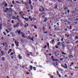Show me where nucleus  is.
<instances>
[{
	"mask_svg": "<svg viewBox=\"0 0 78 78\" xmlns=\"http://www.w3.org/2000/svg\"><path fill=\"white\" fill-rule=\"evenodd\" d=\"M12 23H14V20H12Z\"/></svg>",
	"mask_w": 78,
	"mask_h": 78,
	"instance_id": "obj_40",
	"label": "nucleus"
},
{
	"mask_svg": "<svg viewBox=\"0 0 78 78\" xmlns=\"http://www.w3.org/2000/svg\"><path fill=\"white\" fill-rule=\"evenodd\" d=\"M31 40L33 41H34V40L33 39V37H32L30 39Z\"/></svg>",
	"mask_w": 78,
	"mask_h": 78,
	"instance_id": "obj_21",
	"label": "nucleus"
},
{
	"mask_svg": "<svg viewBox=\"0 0 78 78\" xmlns=\"http://www.w3.org/2000/svg\"><path fill=\"white\" fill-rule=\"evenodd\" d=\"M60 44H61V42H58L57 44V45H60Z\"/></svg>",
	"mask_w": 78,
	"mask_h": 78,
	"instance_id": "obj_19",
	"label": "nucleus"
},
{
	"mask_svg": "<svg viewBox=\"0 0 78 78\" xmlns=\"http://www.w3.org/2000/svg\"><path fill=\"white\" fill-rule=\"evenodd\" d=\"M10 54L11 55H13V53L12 52Z\"/></svg>",
	"mask_w": 78,
	"mask_h": 78,
	"instance_id": "obj_47",
	"label": "nucleus"
},
{
	"mask_svg": "<svg viewBox=\"0 0 78 78\" xmlns=\"http://www.w3.org/2000/svg\"><path fill=\"white\" fill-rule=\"evenodd\" d=\"M31 1H30V2H29V4L30 5H31Z\"/></svg>",
	"mask_w": 78,
	"mask_h": 78,
	"instance_id": "obj_41",
	"label": "nucleus"
},
{
	"mask_svg": "<svg viewBox=\"0 0 78 78\" xmlns=\"http://www.w3.org/2000/svg\"><path fill=\"white\" fill-rule=\"evenodd\" d=\"M69 57L70 58H73V56L72 55H70L69 56Z\"/></svg>",
	"mask_w": 78,
	"mask_h": 78,
	"instance_id": "obj_9",
	"label": "nucleus"
},
{
	"mask_svg": "<svg viewBox=\"0 0 78 78\" xmlns=\"http://www.w3.org/2000/svg\"><path fill=\"white\" fill-rule=\"evenodd\" d=\"M20 31H21L20 30L19 31H18V33L19 34V35H20V34L21 33H20Z\"/></svg>",
	"mask_w": 78,
	"mask_h": 78,
	"instance_id": "obj_17",
	"label": "nucleus"
},
{
	"mask_svg": "<svg viewBox=\"0 0 78 78\" xmlns=\"http://www.w3.org/2000/svg\"><path fill=\"white\" fill-rule=\"evenodd\" d=\"M57 6H56L55 7V8H56H56H57Z\"/></svg>",
	"mask_w": 78,
	"mask_h": 78,
	"instance_id": "obj_50",
	"label": "nucleus"
},
{
	"mask_svg": "<svg viewBox=\"0 0 78 78\" xmlns=\"http://www.w3.org/2000/svg\"><path fill=\"white\" fill-rule=\"evenodd\" d=\"M52 49H53V50H54L55 48V47L53 46L52 47Z\"/></svg>",
	"mask_w": 78,
	"mask_h": 78,
	"instance_id": "obj_30",
	"label": "nucleus"
},
{
	"mask_svg": "<svg viewBox=\"0 0 78 78\" xmlns=\"http://www.w3.org/2000/svg\"><path fill=\"white\" fill-rule=\"evenodd\" d=\"M27 75H28V74H29V73L28 72L27 73Z\"/></svg>",
	"mask_w": 78,
	"mask_h": 78,
	"instance_id": "obj_60",
	"label": "nucleus"
},
{
	"mask_svg": "<svg viewBox=\"0 0 78 78\" xmlns=\"http://www.w3.org/2000/svg\"><path fill=\"white\" fill-rule=\"evenodd\" d=\"M15 44H16V46L18 47V46H19V42L16 41H15Z\"/></svg>",
	"mask_w": 78,
	"mask_h": 78,
	"instance_id": "obj_3",
	"label": "nucleus"
},
{
	"mask_svg": "<svg viewBox=\"0 0 78 78\" xmlns=\"http://www.w3.org/2000/svg\"><path fill=\"white\" fill-rule=\"evenodd\" d=\"M30 8L31 9H33V5H31L30 6Z\"/></svg>",
	"mask_w": 78,
	"mask_h": 78,
	"instance_id": "obj_14",
	"label": "nucleus"
},
{
	"mask_svg": "<svg viewBox=\"0 0 78 78\" xmlns=\"http://www.w3.org/2000/svg\"><path fill=\"white\" fill-rule=\"evenodd\" d=\"M3 33L4 34V35H5V36H6V34H5V33L4 32H3Z\"/></svg>",
	"mask_w": 78,
	"mask_h": 78,
	"instance_id": "obj_38",
	"label": "nucleus"
},
{
	"mask_svg": "<svg viewBox=\"0 0 78 78\" xmlns=\"http://www.w3.org/2000/svg\"><path fill=\"white\" fill-rule=\"evenodd\" d=\"M71 75H72V76H73V73H71Z\"/></svg>",
	"mask_w": 78,
	"mask_h": 78,
	"instance_id": "obj_56",
	"label": "nucleus"
},
{
	"mask_svg": "<svg viewBox=\"0 0 78 78\" xmlns=\"http://www.w3.org/2000/svg\"><path fill=\"white\" fill-rule=\"evenodd\" d=\"M41 8H42V9L41 10L42 11H44V8L43 7H42V6H41Z\"/></svg>",
	"mask_w": 78,
	"mask_h": 78,
	"instance_id": "obj_26",
	"label": "nucleus"
},
{
	"mask_svg": "<svg viewBox=\"0 0 78 78\" xmlns=\"http://www.w3.org/2000/svg\"><path fill=\"white\" fill-rule=\"evenodd\" d=\"M18 56L20 59H22V57H21V56H20V54L18 55Z\"/></svg>",
	"mask_w": 78,
	"mask_h": 78,
	"instance_id": "obj_4",
	"label": "nucleus"
},
{
	"mask_svg": "<svg viewBox=\"0 0 78 78\" xmlns=\"http://www.w3.org/2000/svg\"><path fill=\"white\" fill-rule=\"evenodd\" d=\"M29 67H30V69L31 70H32V69H33V66L30 65V66H29Z\"/></svg>",
	"mask_w": 78,
	"mask_h": 78,
	"instance_id": "obj_6",
	"label": "nucleus"
},
{
	"mask_svg": "<svg viewBox=\"0 0 78 78\" xmlns=\"http://www.w3.org/2000/svg\"><path fill=\"white\" fill-rule=\"evenodd\" d=\"M24 4H25V5H27V2H25L24 3Z\"/></svg>",
	"mask_w": 78,
	"mask_h": 78,
	"instance_id": "obj_51",
	"label": "nucleus"
},
{
	"mask_svg": "<svg viewBox=\"0 0 78 78\" xmlns=\"http://www.w3.org/2000/svg\"><path fill=\"white\" fill-rule=\"evenodd\" d=\"M53 78V76H50V78Z\"/></svg>",
	"mask_w": 78,
	"mask_h": 78,
	"instance_id": "obj_34",
	"label": "nucleus"
},
{
	"mask_svg": "<svg viewBox=\"0 0 78 78\" xmlns=\"http://www.w3.org/2000/svg\"><path fill=\"white\" fill-rule=\"evenodd\" d=\"M47 18H45L44 19V22H46V21H47Z\"/></svg>",
	"mask_w": 78,
	"mask_h": 78,
	"instance_id": "obj_13",
	"label": "nucleus"
},
{
	"mask_svg": "<svg viewBox=\"0 0 78 78\" xmlns=\"http://www.w3.org/2000/svg\"><path fill=\"white\" fill-rule=\"evenodd\" d=\"M9 51H12V49H10L9 50Z\"/></svg>",
	"mask_w": 78,
	"mask_h": 78,
	"instance_id": "obj_48",
	"label": "nucleus"
},
{
	"mask_svg": "<svg viewBox=\"0 0 78 78\" xmlns=\"http://www.w3.org/2000/svg\"><path fill=\"white\" fill-rule=\"evenodd\" d=\"M24 20H25L26 22H28V18H25Z\"/></svg>",
	"mask_w": 78,
	"mask_h": 78,
	"instance_id": "obj_7",
	"label": "nucleus"
},
{
	"mask_svg": "<svg viewBox=\"0 0 78 78\" xmlns=\"http://www.w3.org/2000/svg\"><path fill=\"white\" fill-rule=\"evenodd\" d=\"M5 31H6V32H7V33H9V31L8 30H5Z\"/></svg>",
	"mask_w": 78,
	"mask_h": 78,
	"instance_id": "obj_22",
	"label": "nucleus"
},
{
	"mask_svg": "<svg viewBox=\"0 0 78 78\" xmlns=\"http://www.w3.org/2000/svg\"><path fill=\"white\" fill-rule=\"evenodd\" d=\"M34 28L35 29H36V30L37 29V27L36 25H34Z\"/></svg>",
	"mask_w": 78,
	"mask_h": 78,
	"instance_id": "obj_15",
	"label": "nucleus"
},
{
	"mask_svg": "<svg viewBox=\"0 0 78 78\" xmlns=\"http://www.w3.org/2000/svg\"><path fill=\"white\" fill-rule=\"evenodd\" d=\"M60 70L62 72V71H63V69H60Z\"/></svg>",
	"mask_w": 78,
	"mask_h": 78,
	"instance_id": "obj_37",
	"label": "nucleus"
},
{
	"mask_svg": "<svg viewBox=\"0 0 78 78\" xmlns=\"http://www.w3.org/2000/svg\"><path fill=\"white\" fill-rule=\"evenodd\" d=\"M29 19H31V16H29Z\"/></svg>",
	"mask_w": 78,
	"mask_h": 78,
	"instance_id": "obj_64",
	"label": "nucleus"
},
{
	"mask_svg": "<svg viewBox=\"0 0 78 78\" xmlns=\"http://www.w3.org/2000/svg\"><path fill=\"white\" fill-rule=\"evenodd\" d=\"M8 10H9V9H8V8H6V10H5L4 11V12H7Z\"/></svg>",
	"mask_w": 78,
	"mask_h": 78,
	"instance_id": "obj_5",
	"label": "nucleus"
},
{
	"mask_svg": "<svg viewBox=\"0 0 78 78\" xmlns=\"http://www.w3.org/2000/svg\"><path fill=\"white\" fill-rule=\"evenodd\" d=\"M60 61H62L63 60V59L61 58L60 59Z\"/></svg>",
	"mask_w": 78,
	"mask_h": 78,
	"instance_id": "obj_45",
	"label": "nucleus"
},
{
	"mask_svg": "<svg viewBox=\"0 0 78 78\" xmlns=\"http://www.w3.org/2000/svg\"><path fill=\"white\" fill-rule=\"evenodd\" d=\"M28 37H29V39H31V38L30 37V36H28Z\"/></svg>",
	"mask_w": 78,
	"mask_h": 78,
	"instance_id": "obj_44",
	"label": "nucleus"
},
{
	"mask_svg": "<svg viewBox=\"0 0 78 78\" xmlns=\"http://www.w3.org/2000/svg\"><path fill=\"white\" fill-rule=\"evenodd\" d=\"M65 66H64V67H65V69L67 68V64L65 63Z\"/></svg>",
	"mask_w": 78,
	"mask_h": 78,
	"instance_id": "obj_8",
	"label": "nucleus"
},
{
	"mask_svg": "<svg viewBox=\"0 0 78 78\" xmlns=\"http://www.w3.org/2000/svg\"><path fill=\"white\" fill-rule=\"evenodd\" d=\"M22 37H24V38H25V35L23 34H22Z\"/></svg>",
	"mask_w": 78,
	"mask_h": 78,
	"instance_id": "obj_20",
	"label": "nucleus"
},
{
	"mask_svg": "<svg viewBox=\"0 0 78 78\" xmlns=\"http://www.w3.org/2000/svg\"><path fill=\"white\" fill-rule=\"evenodd\" d=\"M18 17H19V16L18 15H17L16 17H14V20H19V18H18Z\"/></svg>",
	"mask_w": 78,
	"mask_h": 78,
	"instance_id": "obj_2",
	"label": "nucleus"
},
{
	"mask_svg": "<svg viewBox=\"0 0 78 78\" xmlns=\"http://www.w3.org/2000/svg\"><path fill=\"white\" fill-rule=\"evenodd\" d=\"M8 30L9 31H11V30H12V28H9V29Z\"/></svg>",
	"mask_w": 78,
	"mask_h": 78,
	"instance_id": "obj_18",
	"label": "nucleus"
},
{
	"mask_svg": "<svg viewBox=\"0 0 78 78\" xmlns=\"http://www.w3.org/2000/svg\"><path fill=\"white\" fill-rule=\"evenodd\" d=\"M19 23H18L16 24L15 25H14L13 27L14 28H17V27H19Z\"/></svg>",
	"mask_w": 78,
	"mask_h": 78,
	"instance_id": "obj_1",
	"label": "nucleus"
},
{
	"mask_svg": "<svg viewBox=\"0 0 78 78\" xmlns=\"http://www.w3.org/2000/svg\"><path fill=\"white\" fill-rule=\"evenodd\" d=\"M44 18H45V16L43 15L42 16V18H43V19H44Z\"/></svg>",
	"mask_w": 78,
	"mask_h": 78,
	"instance_id": "obj_32",
	"label": "nucleus"
},
{
	"mask_svg": "<svg viewBox=\"0 0 78 78\" xmlns=\"http://www.w3.org/2000/svg\"><path fill=\"white\" fill-rule=\"evenodd\" d=\"M24 67H25V66H23L22 67V68H23V69L24 68Z\"/></svg>",
	"mask_w": 78,
	"mask_h": 78,
	"instance_id": "obj_53",
	"label": "nucleus"
},
{
	"mask_svg": "<svg viewBox=\"0 0 78 78\" xmlns=\"http://www.w3.org/2000/svg\"><path fill=\"white\" fill-rule=\"evenodd\" d=\"M62 54L63 55H66V53H64V52H63V51H62Z\"/></svg>",
	"mask_w": 78,
	"mask_h": 78,
	"instance_id": "obj_11",
	"label": "nucleus"
},
{
	"mask_svg": "<svg viewBox=\"0 0 78 78\" xmlns=\"http://www.w3.org/2000/svg\"><path fill=\"white\" fill-rule=\"evenodd\" d=\"M2 61H5V57H3L2 58Z\"/></svg>",
	"mask_w": 78,
	"mask_h": 78,
	"instance_id": "obj_10",
	"label": "nucleus"
},
{
	"mask_svg": "<svg viewBox=\"0 0 78 78\" xmlns=\"http://www.w3.org/2000/svg\"><path fill=\"white\" fill-rule=\"evenodd\" d=\"M12 3L13 5H14V1L13 0L12 1Z\"/></svg>",
	"mask_w": 78,
	"mask_h": 78,
	"instance_id": "obj_25",
	"label": "nucleus"
},
{
	"mask_svg": "<svg viewBox=\"0 0 78 78\" xmlns=\"http://www.w3.org/2000/svg\"><path fill=\"white\" fill-rule=\"evenodd\" d=\"M11 51H10V52H8V53L9 54V53H11Z\"/></svg>",
	"mask_w": 78,
	"mask_h": 78,
	"instance_id": "obj_59",
	"label": "nucleus"
},
{
	"mask_svg": "<svg viewBox=\"0 0 78 78\" xmlns=\"http://www.w3.org/2000/svg\"><path fill=\"white\" fill-rule=\"evenodd\" d=\"M44 48H47V45H45L44 47Z\"/></svg>",
	"mask_w": 78,
	"mask_h": 78,
	"instance_id": "obj_31",
	"label": "nucleus"
},
{
	"mask_svg": "<svg viewBox=\"0 0 78 78\" xmlns=\"http://www.w3.org/2000/svg\"><path fill=\"white\" fill-rule=\"evenodd\" d=\"M47 46H48V47H49V43H47Z\"/></svg>",
	"mask_w": 78,
	"mask_h": 78,
	"instance_id": "obj_35",
	"label": "nucleus"
},
{
	"mask_svg": "<svg viewBox=\"0 0 78 78\" xmlns=\"http://www.w3.org/2000/svg\"><path fill=\"white\" fill-rule=\"evenodd\" d=\"M7 5H8V4L6 3L5 5V6H7Z\"/></svg>",
	"mask_w": 78,
	"mask_h": 78,
	"instance_id": "obj_27",
	"label": "nucleus"
},
{
	"mask_svg": "<svg viewBox=\"0 0 78 78\" xmlns=\"http://www.w3.org/2000/svg\"><path fill=\"white\" fill-rule=\"evenodd\" d=\"M36 68L35 67H34L33 68V69H34V70H36Z\"/></svg>",
	"mask_w": 78,
	"mask_h": 78,
	"instance_id": "obj_36",
	"label": "nucleus"
},
{
	"mask_svg": "<svg viewBox=\"0 0 78 78\" xmlns=\"http://www.w3.org/2000/svg\"><path fill=\"white\" fill-rule=\"evenodd\" d=\"M52 44H53V42H54L55 41H54V39H52Z\"/></svg>",
	"mask_w": 78,
	"mask_h": 78,
	"instance_id": "obj_24",
	"label": "nucleus"
},
{
	"mask_svg": "<svg viewBox=\"0 0 78 78\" xmlns=\"http://www.w3.org/2000/svg\"><path fill=\"white\" fill-rule=\"evenodd\" d=\"M63 45V48H64V47H65V46H64V44H62Z\"/></svg>",
	"mask_w": 78,
	"mask_h": 78,
	"instance_id": "obj_52",
	"label": "nucleus"
},
{
	"mask_svg": "<svg viewBox=\"0 0 78 78\" xmlns=\"http://www.w3.org/2000/svg\"><path fill=\"white\" fill-rule=\"evenodd\" d=\"M12 47H13V46H14V44H12Z\"/></svg>",
	"mask_w": 78,
	"mask_h": 78,
	"instance_id": "obj_39",
	"label": "nucleus"
},
{
	"mask_svg": "<svg viewBox=\"0 0 78 78\" xmlns=\"http://www.w3.org/2000/svg\"><path fill=\"white\" fill-rule=\"evenodd\" d=\"M66 59H68V57L66 56Z\"/></svg>",
	"mask_w": 78,
	"mask_h": 78,
	"instance_id": "obj_54",
	"label": "nucleus"
},
{
	"mask_svg": "<svg viewBox=\"0 0 78 78\" xmlns=\"http://www.w3.org/2000/svg\"><path fill=\"white\" fill-rule=\"evenodd\" d=\"M55 61H58V59H55Z\"/></svg>",
	"mask_w": 78,
	"mask_h": 78,
	"instance_id": "obj_57",
	"label": "nucleus"
},
{
	"mask_svg": "<svg viewBox=\"0 0 78 78\" xmlns=\"http://www.w3.org/2000/svg\"><path fill=\"white\" fill-rule=\"evenodd\" d=\"M50 36H52V34H50Z\"/></svg>",
	"mask_w": 78,
	"mask_h": 78,
	"instance_id": "obj_58",
	"label": "nucleus"
},
{
	"mask_svg": "<svg viewBox=\"0 0 78 78\" xmlns=\"http://www.w3.org/2000/svg\"><path fill=\"white\" fill-rule=\"evenodd\" d=\"M73 63H72L71 64V65H70V66H72V65H73Z\"/></svg>",
	"mask_w": 78,
	"mask_h": 78,
	"instance_id": "obj_28",
	"label": "nucleus"
},
{
	"mask_svg": "<svg viewBox=\"0 0 78 78\" xmlns=\"http://www.w3.org/2000/svg\"><path fill=\"white\" fill-rule=\"evenodd\" d=\"M55 48H58V46H55Z\"/></svg>",
	"mask_w": 78,
	"mask_h": 78,
	"instance_id": "obj_33",
	"label": "nucleus"
},
{
	"mask_svg": "<svg viewBox=\"0 0 78 78\" xmlns=\"http://www.w3.org/2000/svg\"><path fill=\"white\" fill-rule=\"evenodd\" d=\"M22 19H24V20H25V18L24 17H22Z\"/></svg>",
	"mask_w": 78,
	"mask_h": 78,
	"instance_id": "obj_49",
	"label": "nucleus"
},
{
	"mask_svg": "<svg viewBox=\"0 0 78 78\" xmlns=\"http://www.w3.org/2000/svg\"><path fill=\"white\" fill-rule=\"evenodd\" d=\"M11 58L12 59H13V56L11 57Z\"/></svg>",
	"mask_w": 78,
	"mask_h": 78,
	"instance_id": "obj_61",
	"label": "nucleus"
},
{
	"mask_svg": "<svg viewBox=\"0 0 78 78\" xmlns=\"http://www.w3.org/2000/svg\"><path fill=\"white\" fill-rule=\"evenodd\" d=\"M75 39H78V37L77 36H75Z\"/></svg>",
	"mask_w": 78,
	"mask_h": 78,
	"instance_id": "obj_23",
	"label": "nucleus"
},
{
	"mask_svg": "<svg viewBox=\"0 0 78 78\" xmlns=\"http://www.w3.org/2000/svg\"><path fill=\"white\" fill-rule=\"evenodd\" d=\"M51 54H49V56H51Z\"/></svg>",
	"mask_w": 78,
	"mask_h": 78,
	"instance_id": "obj_62",
	"label": "nucleus"
},
{
	"mask_svg": "<svg viewBox=\"0 0 78 78\" xmlns=\"http://www.w3.org/2000/svg\"><path fill=\"white\" fill-rule=\"evenodd\" d=\"M78 41L75 42V43H78Z\"/></svg>",
	"mask_w": 78,
	"mask_h": 78,
	"instance_id": "obj_63",
	"label": "nucleus"
},
{
	"mask_svg": "<svg viewBox=\"0 0 78 78\" xmlns=\"http://www.w3.org/2000/svg\"><path fill=\"white\" fill-rule=\"evenodd\" d=\"M16 3H19V4L20 3V2H17V1L16 2Z\"/></svg>",
	"mask_w": 78,
	"mask_h": 78,
	"instance_id": "obj_42",
	"label": "nucleus"
},
{
	"mask_svg": "<svg viewBox=\"0 0 78 78\" xmlns=\"http://www.w3.org/2000/svg\"><path fill=\"white\" fill-rule=\"evenodd\" d=\"M61 41H63V38L61 39Z\"/></svg>",
	"mask_w": 78,
	"mask_h": 78,
	"instance_id": "obj_55",
	"label": "nucleus"
},
{
	"mask_svg": "<svg viewBox=\"0 0 78 78\" xmlns=\"http://www.w3.org/2000/svg\"><path fill=\"white\" fill-rule=\"evenodd\" d=\"M30 55H32V52H30Z\"/></svg>",
	"mask_w": 78,
	"mask_h": 78,
	"instance_id": "obj_43",
	"label": "nucleus"
},
{
	"mask_svg": "<svg viewBox=\"0 0 78 78\" xmlns=\"http://www.w3.org/2000/svg\"><path fill=\"white\" fill-rule=\"evenodd\" d=\"M57 75H59L60 74H59V72L57 70Z\"/></svg>",
	"mask_w": 78,
	"mask_h": 78,
	"instance_id": "obj_16",
	"label": "nucleus"
},
{
	"mask_svg": "<svg viewBox=\"0 0 78 78\" xmlns=\"http://www.w3.org/2000/svg\"><path fill=\"white\" fill-rule=\"evenodd\" d=\"M2 24H0V30H2Z\"/></svg>",
	"mask_w": 78,
	"mask_h": 78,
	"instance_id": "obj_12",
	"label": "nucleus"
},
{
	"mask_svg": "<svg viewBox=\"0 0 78 78\" xmlns=\"http://www.w3.org/2000/svg\"><path fill=\"white\" fill-rule=\"evenodd\" d=\"M19 32V30H17L16 31L15 33H17Z\"/></svg>",
	"mask_w": 78,
	"mask_h": 78,
	"instance_id": "obj_29",
	"label": "nucleus"
},
{
	"mask_svg": "<svg viewBox=\"0 0 78 78\" xmlns=\"http://www.w3.org/2000/svg\"><path fill=\"white\" fill-rule=\"evenodd\" d=\"M47 33V32H44V34H46V33Z\"/></svg>",
	"mask_w": 78,
	"mask_h": 78,
	"instance_id": "obj_46",
	"label": "nucleus"
}]
</instances>
